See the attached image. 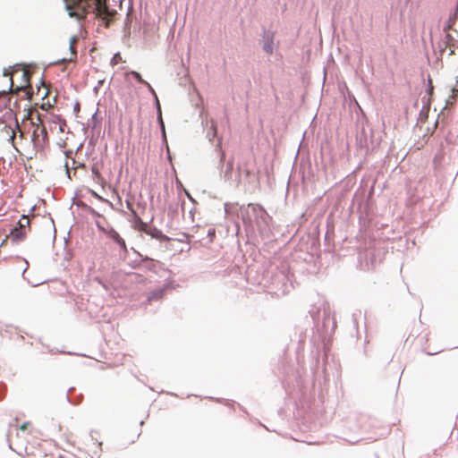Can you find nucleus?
<instances>
[{"instance_id":"423d86ee","label":"nucleus","mask_w":458,"mask_h":458,"mask_svg":"<svg viewBox=\"0 0 458 458\" xmlns=\"http://www.w3.org/2000/svg\"><path fill=\"white\" fill-rule=\"evenodd\" d=\"M25 234H26V231L24 229L16 227L12 230L10 236L13 240H20V239H22L25 236Z\"/></svg>"},{"instance_id":"ddd939ff","label":"nucleus","mask_w":458,"mask_h":458,"mask_svg":"<svg viewBox=\"0 0 458 458\" xmlns=\"http://www.w3.org/2000/svg\"><path fill=\"white\" fill-rule=\"evenodd\" d=\"M28 426H29V422H24L23 424H21V425L20 426V428H21V430H26V429H27V428H28Z\"/></svg>"},{"instance_id":"9b49d317","label":"nucleus","mask_w":458,"mask_h":458,"mask_svg":"<svg viewBox=\"0 0 458 458\" xmlns=\"http://www.w3.org/2000/svg\"><path fill=\"white\" fill-rule=\"evenodd\" d=\"M30 219L28 216H23L19 221V227L25 230L26 226H29Z\"/></svg>"},{"instance_id":"0eeeda50","label":"nucleus","mask_w":458,"mask_h":458,"mask_svg":"<svg viewBox=\"0 0 458 458\" xmlns=\"http://www.w3.org/2000/svg\"><path fill=\"white\" fill-rule=\"evenodd\" d=\"M263 49L266 53L269 55L273 53V36H267L266 38Z\"/></svg>"},{"instance_id":"f03ea898","label":"nucleus","mask_w":458,"mask_h":458,"mask_svg":"<svg viewBox=\"0 0 458 458\" xmlns=\"http://www.w3.org/2000/svg\"><path fill=\"white\" fill-rule=\"evenodd\" d=\"M21 73V79H22V83L17 87L16 90L17 91H20V90H22V89H26L27 88H30V77H31V73L29 70L27 69H17V70H14L13 72H9V71H4V76L5 77H9V81H10V85L8 87V89L7 90H3V94H5V93H8L10 91H12L13 89V76L14 74H17V73Z\"/></svg>"},{"instance_id":"9d476101","label":"nucleus","mask_w":458,"mask_h":458,"mask_svg":"<svg viewBox=\"0 0 458 458\" xmlns=\"http://www.w3.org/2000/svg\"><path fill=\"white\" fill-rule=\"evenodd\" d=\"M92 174H94L95 176V181L99 183L100 185L104 186L105 183H106V181L105 179L102 177V175L100 174L98 169L95 166L92 167Z\"/></svg>"},{"instance_id":"20e7f679","label":"nucleus","mask_w":458,"mask_h":458,"mask_svg":"<svg viewBox=\"0 0 458 458\" xmlns=\"http://www.w3.org/2000/svg\"><path fill=\"white\" fill-rule=\"evenodd\" d=\"M29 125L33 129L31 140L35 145L46 140L47 132L39 114L37 115V122L33 121V117L30 118Z\"/></svg>"},{"instance_id":"6e6552de","label":"nucleus","mask_w":458,"mask_h":458,"mask_svg":"<svg viewBox=\"0 0 458 458\" xmlns=\"http://www.w3.org/2000/svg\"><path fill=\"white\" fill-rule=\"evenodd\" d=\"M130 73L138 81V82L146 85L151 92L155 93L151 85L147 82L138 72L131 71Z\"/></svg>"},{"instance_id":"1a4fd4ad","label":"nucleus","mask_w":458,"mask_h":458,"mask_svg":"<svg viewBox=\"0 0 458 458\" xmlns=\"http://www.w3.org/2000/svg\"><path fill=\"white\" fill-rule=\"evenodd\" d=\"M48 93H49V89L45 84V82H42V86L38 87V89L37 95L39 96L42 99H45L47 98Z\"/></svg>"},{"instance_id":"39448f33","label":"nucleus","mask_w":458,"mask_h":458,"mask_svg":"<svg viewBox=\"0 0 458 458\" xmlns=\"http://www.w3.org/2000/svg\"><path fill=\"white\" fill-rule=\"evenodd\" d=\"M30 118H27L22 122V123L20 125L18 122H15V128H13L11 126H5L4 131L6 134L9 136L8 140L12 143L13 148L17 149L15 147L14 140L16 139V133L19 132V138L21 140L25 138V131L26 127L29 125Z\"/></svg>"},{"instance_id":"2eb2a0df","label":"nucleus","mask_w":458,"mask_h":458,"mask_svg":"<svg viewBox=\"0 0 458 458\" xmlns=\"http://www.w3.org/2000/svg\"><path fill=\"white\" fill-rule=\"evenodd\" d=\"M159 119H160L161 126L164 129V123H163L161 114L159 115Z\"/></svg>"},{"instance_id":"7ed1b4c3","label":"nucleus","mask_w":458,"mask_h":458,"mask_svg":"<svg viewBox=\"0 0 458 458\" xmlns=\"http://www.w3.org/2000/svg\"><path fill=\"white\" fill-rule=\"evenodd\" d=\"M103 220H105L104 217H102ZM96 225L98 229L105 233L106 237L114 241L115 243H117L120 248L123 251H127V247L124 240L120 236V234L113 228L111 227L106 221L102 222L100 220L96 221Z\"/></svg>"},{"instance_id":"4468645a","label":"nucleus","mask_w":458,"mask_h":458,"mask_svg":"<svg viewBox=\"0 0 458 458\" xmlns=\"http://www.w3.org/2000/svg\"><path fill=\"white\" fill-rule=\"evenodd\" d=\"M45 105H47L48 106H50V103L47 101V103H43L42 104V108L44 109L45 108Z\"/></svg>"},{"instance_id":"f8f14e48","label":"nucleus","mask_w":458,"mask_h":458,"mask_svg":"<svg viewBox=\"0 0 458 458\" xmlns=\"http://www.w3.org/2000/svg\"><path fill=\"white\" fill-rule=\"evenodd\" d=\"M162 294H163L162 291L152 293L151 296L148 297V300L151 301L152 299H159L162 297Z\"/></svg>"},{"instance_id":"f3484780","label":"nucleus","mask_w":458,"mask_h":458,"mask_svg":"<svg viewBox=\"0 0 458 458\" xmlns=\"http://www.w3.org/2000/svg\"><path fill=\"white\" fill-rule=\"evenodd\" d=\"M92 195L97 197V198H99V196L95 192V191H91Z\"/></svg>"},{"instance_id":"f257e3e1","label":"nucleus","mask_w":458,"mask_h":458,"mask_svg":"<svg viewBox=\"0 0 458 458\" xmlns=\"http://www.w3.org/2000/svg\"><path fill=\"white\" fill-rule=\"evenodd\" d=\"M107 0H65L69 15L77 20L84 19L88 13H94L102 19L106 26L114 21L116 11L110 10L106 4Z\"/></svg>"},{"instance_id":"dca6fc26","label":"nucleus","mask_w":458,"mask_h":458,"mask_svg":"<svg viewBox=\"0 0 458 458\" xmlns=\"http://www.w3.org/2000/svg\"><path fill=\"white\" fill-rule=\"evenodd\" d=\"M65 167H66V169H67L68 176H69V177H71V176H70V173H69L68 164H66V165H65Z\"/></svg>"}]
</instances>
